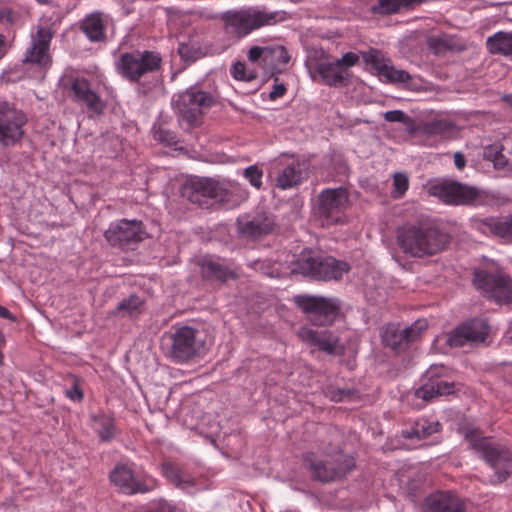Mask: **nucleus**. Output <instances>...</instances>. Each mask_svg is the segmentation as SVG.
<instances>
[{"instance_id":"nucleus-45","label":"nucleus","mask_w":512,"mask_h":512,"mask_svg":"<svg viewBox=\"0 0 512 512\" xmlns=\"http://www.w3.org/2000/svg\"><path fill=\"white\" fill-rule=\"evenodd\" d=\"M384 119L388 122H399L405 125H411L412 119L402 110H390L385 112Z\"/></svg>"},{"instance_id":"nucleus-13","label":"nucleus","mask_w":512,"mask_h":512,"mask_svg":"<svg viewBox=\"0 0 512 512\" xmlns=\"http://www.w3.org/2000/svg\"><path fill=\"white\" fill-rule=\"evenodd\" d=\"M26 122L23 111L9 102L0 101V147L8 148L17 144L24 135Z\"/></svg>"},{"instance_id":"nucleus-40","label":"nucleus","mask_w":512,"mask_h":512,"mask_svg":"<svg viewBox=\"0 0 512 512\" xmlns=\"http://www.w3.org/2000/svg\"><path fill=\"white\" fill-rule=\"evenodd\" d=\"M401 9L399 0H377L372 5L371 11L378 15H390L399 12Z\"/></svg>"},{"instance_id":"nucleus-20","label":"nucleus","mask_w":512,"mask_h":512,"mask_svg":"<svg viewBox=\"0 0 512 512\" xmlns=\"http://www.w3.org/2000/svg\"><path fill=\"white\" fill-rule=\"evenodd\" d=\"M236 226L240 238L255 241L273 233L276 220L271 212L260 211L251 217L239 218Z\"/></svg>"},{"instance_id":"nucleus-32","label":"nucleus","mask_w":512,"mask_h":512,"mask_svg":"<svg viewBox=\"0 0 512 512\" xmlns=\"http://www.w3.org/2000/svg\"><path fill=\"white\" fill-rule=\"evenodd\" d=\"M316 71L323 82L331 87H341L345 85L348 74H344L339 66L334 62H321L317 64Z\"/></svg>"},{"instance_id":"nucleus-1","label":"nucleus","mask_w":512,"mask_h":512,"mask_svg":"<svg viewBox=\"0 0 512 512\" xmlns=\"http://www.w3.org/2000/svg\"><path fill=\"white\" fill-rule=\"evenodd\" d=\"M449 242V234L430 222L408 223L397 230V243L403 253L416 258L435 255Z\"/></svg>"},{"instance_id":"nucleus-30","label":"nucleus","mask_w":512,"mask_h":512,"mask_svg":"<svg viewBox=\"0 0 512 512\" xmlns=\"http://www.w3.org/2000/svg\"><path fill=\"white\" fill-rule=\"evenodd\" d=\"M81 31L92 42H100L106 38L104 14L94 12L88 15L81 23Z\"/></svg>"},{"instance_id":"nucleus-12","label":"nucleus","mask_w":512,"mask_h":512,"mask_svg":"<svg viewBox=\"0 0 512 512\" xmlns=\"http://www.w3.org/2000/svg\"><path fill=\"white\" fill-rule=\"evenodd\" d=\"M473 283L486 298L494 300L498 304L512 303V278L508 275L476 270Z\"/></svg>"},{"instance_id":"nucleus-27","label":"nucleus","mask_w":512,"mask_h":512,"mask_svg":"<svg viewBox=\"0 0 512 512\" xmlns=\"http://www.w3.org/2000/svg\"><path fill=\"white\" fill-rule=\"evenodd\" d=\"M425 512H466L461 501L449 494L439 492L425 499Z\"/></svg>"},{"instance_id":"nucleus-7","label":"nucleus","mask_w":512,"mask_h":512,"mask_svg":"<svg viewBox=\"0 0 512 512\" xmlns=\"http://www.w3.org/2000/svg\"><path fill=\"white\" fill-rule=\"evenodd\" d=\"M292 301L315 326H329L340 314V301L337 298L298 294L293 296Z\"/></svg>"},{"instance_id":"nucleus-50","label":"nucleus","mask_w":512,"mask_h":512,"mask_svg":"<svg viewBox=\"0 0 512 512\" xmlns=\"http://www.w3.org/2000/svg\"><path fill=\"white\" fill-rule=\"evenodd\" d=\"M364 61L368 64H372L376 69L377 66H381L383 63H380L379 54L377 51H371L369 53L363 54Z\"/></svg>"},{"instance_id":"nucleus-25","label":"nucleus","mask_w":512,"mask_h":512,"mask_svg":"<svg viewBox=\"0 0 512 512\" xmlns=\"http://www.w3.org/2000/svg\"><path fill=\"white\" fill-rule=\"evenodd\" d=\"M162 473L176 488L189 495H194L200 490L195 478L172 462L162 464Z\"/></svg>"},{"instance_id":"nucleus-2","label":"nucleus","mask_w":512,"mask_h":512,"mask_svg":"<svg viewBox=\"0 0 512 512\" xmlns=\"http://www.w3.org/2000/svg\"><path fill=\"white\" fill-rule=\"evenodd\" d=\"M463 435L472 449L487 465L493 469L489 483L498 485L506 481L512 474V452L510 449L492 441L489 437L481 436L479 430L464 428Z\"/></svg>"},{"instance_id":"nucleus-24","label":"nucleus","mask_w":512,"mask_h":512,"mask_svg":"<svg viewBox=\"0 0 512 512\" xmlns=\"http://www.w3.org/2000/svg\"><path fill=\"white\" fill-rule=\"evenodd\" d=\"M52 36L49 28L38 27L36 35H32L31 46L27 49L23 62L44 65L48 58Z\"/></svg>"},{"instance_id":"nucleus-15","label":"nucleus","mask_w":512,"mask_h":512,"mask_svg":"<svg viewBox=\"0 0 512 512\" xmlns=\"http://www.w3.org/2000/svg\"><path fill=\"white\" fill-rule=\"evenodd\" d=\"M349 205V192L345 187L328 188L317 197L316 215L327 225L337 223L342 211Z\"/></svg>"},{"instance_id":"nucleus-23","label":"nucleus","mask_w":512,"mask_h":512,"mask_svg":"<svg viewBox=\"0 0 512 512\" xmlns=\"http://www.w3.org/2000/svg\"><path fill=\"white\" fill-rule=\"evenodd\" d=\"M73 101L84 104L88 110L101 113L105 103L100 96L91 89L89 81L85 78H75L70 87Z\"/></svg>"},{"instance_id":"nucleus-47","label":"nucleus","mask_w":512,"mask_h":512,"mask_svg":"<svg viewBox=\"0 0 512 512\" xmlns=\"http://www.w3.org/2000/svg\"><path fill=\"white\" fill-rule=\"evenodd\" d=\"M270 77L274 79L275 83L272 87V90L269 93V99L276 100V99L282 97L286 93L287 88L284 83H278L279 78L277 75L270 76Z\"/></svg>"},{"instance_id":"nucleus-16","label":"nucleus","mask_w":512,"mask_h":512,"mask_svg":"<svg viewBox=\"0 0 512 512\" xmlns=\"http://www.w3.org/2000/svg\"><path fill=\"white\" fill-rule=\"evenodd\" d=\"M104 237L111 246L125 248L143 241L146 232L141 221L121 219L109 225Z\"/></svg>"},{"instance_id":"nucleus-46","label":"nucleus","mask_w":512,"mask_h":512,"mask_svg":"<svg viewBox=\"0 0 512 512\" xmlns=\"http://www.w3.org/2000/svg\"><path fill=\"white\" fill-rule=\"evenodd\" d=\"M358 61H359L358 54H356L354 52H347L340 59L335 60V65L339 66V69H341L343 71L344 69H347V68H350V67H353L354 65H356L358 63Z\"/></svg>"},{"instance_id":"nucleus-22","label":"nucleus","mask_w":512,"mask_h":512,"mask_svg":"<svg viewBox=\"0 0 512 512\" xmlns=\"http://www.w3.org/2000/svg\"><path fill=\"white\" fill-rule=\"evenodd\" d=\"M298 337L306 344L315 346L328 355H339L344 348L338 335L330 330L317 331L309 327H301L298 330Z\"/></svg>"},{"instance_id":"nucleus-31","label":"nucleus","mask_w":512,"mask_h":512,"mask_svg":"<svg viewBox=\"0 0 512 512\" xmlns=\"http://www.w3.org/2000/svg\"><path fill=\"white\" fill-rule=\"evenodd\" d=\"M479 229L483 233H490L512 242V214L504 219L487 218L480 222Z\"/></svg>"},{"instance_id":"nucleus-3","label":"nucleus","mask_w":512,"mask_h":512,"mask_svg":"<svg viewBox=\"0 0 512 512\" xmlns=\"http://www.w3.org/2000/svg\"><path fill=\"white\" fill-rule=\"evenodd\" d=\"M287 13L282 10L268 11L263 8H248L238 11H226L222 14L221 20L225 24L228 33L238 38L249 35L252 31L263 26L275 25L285 21Z\"/></svg>"},{"instance_id":"nucleus-36","label":"nucleus","mask_w":512,"mask_h":512,"mask_svg":"<svg viewBox=\"0 0 512 512\" xmlns=\"http://www.w3.org/2000/svg\"><path fill=\"white\" fill-rule=\"evenodd\" d=\"M427 46L433 53L440 55L454 47V40L447 34L431 35L427 37Z\"/></svg>"},{"instance_id":"nucleus-11","label":"nucleus","mask_w":512,"mask_h":512,"mask_svg":"<svg viewBox=\"0 0 512 512\" xmlns=\"http://www.w3.org/2000/svg\"><path fill=\"white\" fill-rule=\"evenodd\" d=\"M248 61L252 65L261 67L265 74L270 76L285 72L291 61V55L285 46L269 44L266 46H252L247 53Z\"/></svg>"},{"instance_id":"nucleus-51","label":"nucleus","mask_w":512,"mask_h":512,"mask_svg":"<svg viewBox=\"0 0 512 512\" xmlns=\"http://www.w3.org/2000/svg\"><path fill=\"white\" fill-rule=\"evenodd\" d=\"M454 164L459 170H462L466 166L465 156L461 152H456L454 154Z\"/></svg>"},{"instance_id":"nucleus-33","label":"nucleus","mask_w":512,"mask_h":512,"mask_svg":"<svg viewBox=\"0 0 512 512\" xmlns=\"http://www.w3.org/2000/svg\"><path fill=\"white\" fill-rule=\"evenodd\" d=\"M486 47L491 54L512 59V31H499L487 38Z\"/></svg>"},{"instance_id":"nucleus-19","label":"nucleus","mask_w":512,"mask_h":512,"mask_svg":"<svg viewBox=\"0 0 512 512\" xmlns=\"http://www.w3.org/2000/svg\"><path fill=\"white\" fill-rule=\"evenodd\" d=\"M489 326L482 319H471L454 328L446 338V344L453 348L478 345L485 342Z\"/></svg>"},{"instance_id":"nucleus-26","label":"nucleus","mask_w":512,"mask_h":512,"mask_svg":"<svg viewBox=\"0 0 512 512\" xmlns=\"http://www.w3.org/2000/svg\"><path fill=\"white\" fill-rule=\"evenodd\" d=\"M199 266L202 277L211 282L224 283L237 277L233 270L211 256H204L199 261Z\"/></svg>"},{"instance_id":"nucleus-9","label":"nucleus","mask_w":512,"mask_h":512,"mask_svg":"<svg viewBox=\"0 0 512 512\" xmlns=\"http://www.w3.org/2000/svg\"><path fill=\"white\" fill-rule=\"evenodd\" d=\"M214 103L215 99L211 93L202 91L196 86L174 94L171 99L175 113L190 126L199 125L203 114L202 109L211 107Z\"/></svg>"},{"instance_id":"nucleus-38","label":"nucleus","mask_w":512,"mask_h":512,"mask_svg":"<svg viewBox=\"0 0 512 512\" xmlns=\"http://www.w3.org/2000/svg\"><path fill=\"white\" fill-rule=\"evenodd\" d=\"M502 150L499 144L488 145L483 150V157L492 161L496 169H503L508 165V159L503 155Z\"/></svg>"},{"instance_id":"nucleus-21","label":"nucleus","mask_w":512,"mask_h":512,"mask_svg":"<svg viewBox=\"0 0 512 512\" xmlns=\"http://www.w3.org/2000/svg\"><path fill=\"white\" fill-rule=\"evenodd\" d=\"M111 482L126 494L146 493L157 487V481L152 477L139 480L132 471L123 464H118L110 472Z\"/></svg>"},{"instance_id":"nucleus-43","label":"nucleus","mask_w":512,"mask_h":512,"mask_svg":"<svg viewBox=\"0 0 512 512\" xmlns=\"http://www.w3.org/2000/svg\"><path fill=\"white\" fill-rule=\"evenodd\" d=\"M152 130H153L154 139L161 143L171 146L177 142L176 134L172 131L164 129L160 125L159 126L155 125Z\"/></svg>"},{"instance_id":"nucleus-17","label":"nucleus","mask_w":512,"mask_h":512,"mask_svg":"<svg viewBox=\"0 0 512 512\" xmlns=\"http://www.w3.org/2000/svg\"><path fill=\"white\" fill-rule=\"evenodd\" d=\"M427 327V321L424 319H419L411 326L403 329L399 325L389 323L382 328V343L396 353L403 352Z\"/></svg>"},{"instance_id":"nucleus-41","label":"nucleus","mask_w":512,"mask_h":512,"mask_svg":"<svg viewBox=\"0 0 512 512\" xmlns=\"http://www.w3.org/2000/svg\"><path fill=\"white\" fill-rule=\"evenodd\" d=\"M243 176L257 190L262 188L263 170L257 165H250L245 168Z\"/></svg>"},{"instance_id":"nucleus-34","label":"nucleus","mask_w":512,"mask_h":512,"mask_svg":"<svg viewBox=\"0 0 512 512\" xmlns=\"http://www.w3.org/2000/svg\"><path fill=\"white\" fill-rule=\"evenodd\" d=\"M92 419L94 429L101 441L109 442L115 437L117 429L112 416L101 413L94 415Z\"/></svg>"},{"instance_id":"nucleus-57","label":"nucleus","mask_w":512,"mask_h":512,"mask_svg":"<svg viewBox=\"0 0 512 512\" xmlns=\"http://www.w3.org/2000/svg\"><path fill=\"white\" fill-rule=\"evenodd\" d=\"M4 343V336L2 334V332L0 331V345Z\"/></svg>"},{"instance_id":"nucleus-48","label":"nucleus","mask_w":512,"mask_h":512,"mask_svg":"<svg viewBox=\"0 0 512 512\" xmlns=\"http://www.w3.org/2000/svg\"><path fill=\"white\" fill-rule=\"evenodd\" d=\"M354 395V390L346 388L333 389L330 392V398L334 402H341L345 399H350Z\"/></svg>"},{"instance_id":"nucleus-4","label":"nucleus","mask_w":512,"mask_h":512,"mask_svg":"<svg viewBox=\"0 0 512 512\" xmlns=\"http://www.w3.org/2000/svg\"><path fill=\"white\" fill-rule=\"evenodd\" d=\"M350 265L332 256H321L312 251H303L292 263L291 271L315 280H339L349 272Z\"/></svg>"},{"instance_id":"nucleus-29","label":"nucleus","mask_w":512,"mask_h":512,"mask_svg":"<svg viewBox=\"0 0 512 512\" xmlns=\"http://www.w3.org/2000/svg\"><path fill=\"white\" fill-rule=\"evenodd\" d=\"M441 428L442 426L438 421L420 418L410 427L403 429L401 431V436L405 439L423 440L435 433H438Z\"/></svg>"},{"instance_id":"nucleus-6","label":"nucleus","mask_w":512,"mask_h":512,"mask_svg":"<svg viewBox=\"0 0 512 512\" xmlns=\"http://www.w3.org/2000/svg\"><path fill=\"white\" fill-rule=\"evenodd\" d=\"M162 57L160 53L151 50H133L122 53L115 62L117 73L131 83L160 70Z\"/></svg>"},{"instance_id":"nucleus-42","label":"nucleus","mask_w":512,"mask_h":512,"mask_svg":"<svg viewBox=\"0 0 512 512\" xmlns=\"http://www.w3.org/2000/svg\"><path fill=\"white\" fill-rule=\"evenodd\" d=\"M409 187L408 177L403 173H395L393 176V190L391 196L394 199L401 198Z\"/></svg>"},{"instance_id":"nucleus-35","label":"nucleus","mask_w":512,"mask_h":512,"mask_svg":"<svg viewBox=\"0 0 512 512\" xmlns=\"http://www.w3.org/2000/svg\"><path fill=\"white\" fill-rule=\"evenodd\" d=\"M144 300L136 294H131L129 297L120 301L115 309V313L122 316L135 317L141 313Z\"/></svg>"},{"instance_id":"nucleus-53","label":"nucleus","mask_w":512,"mask_h":512,"mask_svg":"<svg viewBox=\"0 0 512 512\" xmlns=\"http://www.w3.org/2000/svg\"><path fill=\"white\" fill-rule=\"evenodd\" d=\"M0 317L10 321H16V316L13 315L6 307L0 305Z\"/></svg>"},{"instance_id":"nucleus-28","label":"nucleus","mask_w":512,"mask_h":512,"mask_svg":"<svg viewBox=\"0 0 512 512\" xmlns=\"http://www.w3.org/2000/svg\"><path fill=\"white\" fill-rule=\"evenodd\" d=\"M305 178L302 164L297 160H292L279 170L276 178V187L281 190L294 188L301 184Z\"/></svg>"},{"instance_id":"nucleus-54","label":"nucleus","mask_w":512,"mask_h":512,"mask_svg":"<svg viewBox=\"0 0 512 512\" xmlns=\"http://www.w3.org/2000/svg\"><path fill=\"white\" fill-rule=\"evenodd\" d=\"M7 50H8V45H7L6 36L3 34H0V59L5 56V54L7 53Z\"/></svg>"},{"instance_id":"nucleus-37","label":"nucleus","mask_w":512,"mask_h":512,"mask_svg":"<svg viewBox=\"0 0 512 512\" xmlns=\"http://www.w3.org/2000/svg\"><path fill=\"white\" fill-rule=\"evenodd\" d=\"M377 71L379 76L384 77L391 83H406L411 79L407 71L396 69L384 63L381 66H377Z\"/></svg>"},{"instance_id":"nucleus-58","label":"nucleus","mask_w":512,"mask_h":512,"mask_svg":"<svg viewBox=\"0 0 512 512\" xmlns=\"http://www.w3.org/2000/svg\"><path fill=\"white\" fill-rule=\"evenodd\" d=\"M37 1L40 2V3H45L46 2V0H37Z\"/></svg>"},{"instance_id":"nucleus-52","label":"nucleus","mask_w":512,"mask_h":512,"mask_svg":"<svg viewBox=\"0 0 512 512\" xmlns=\"http://www.w3.org/2000/svg\"><path fill=\"white\" fill-rule=\"evenodd\" d=\"M426 0H399L401 8H410L424 3Z\"/></svg>"},{"instance_id":"nucleus-44","label":"nucleus","mask_w":512,"mask_h":512,"mask_svg":"<svg viewBox=\"0 0 512 512\" xmlns=\"http://www.w3.org/2000/svg\"><path fill=\"white\" fill-rule=\"evenodd\" d=\"M231 75L236 79V80H241V81H252L253 79H255V75L253 73H249L247 74L246 73V65L245 63L243 62H236L232 68H231Z\"/></svg>"},{"instance_id":"nucleus-55","label":"nucleus","mask_w":512,"mask_h":512,"mask_svg":"<svg viewBox=\"0 0 512 512\" xmlns=\"http://www.w3.org/2000/svg\"><path fill=\"white\" fill-rule=\"evenodd\" d=\"M502 100L512 109V94H507L502 97Z\"/></svg>"},{"instance_id":"nucleus-49","label":"nucleus","mask_w":512,"mask_h":512,"mask_svg":"<svg viewBox=\"0 0 512 512\" xmlns=\"http://www.w3.org/2000/svg\"><path fill=\"white\" fill-rule=\"evenodd\" d=\"M65 395L67 398L74 402H80L84 397L83 391L77 382H74L70 388L65 390Z\"/></svg>"},{"instance_id":"nucleus-56","label":"nucleus","mask_w":512,"mask_h":512,"mask_svg":"<svg viewBox=\"0 0 512 512\" xmlns=\"http://www.w3.org/2000/svg\"><path fill=\"white\" fill-rule=\"evenodd\" d=\"M185 50H187V47L186 46H181L179 48V53L181 54L182 57H185Z\"/></svg>"},{"instance_id":"nucleus-14","label":"nucleus","mask_w":512,"mask_h":512,"mask_svg":"<svg viewBox=\"0 0 512 512\" xmlns=\"http://www.w3.org/2000/svg\"><path fill=\"white\" fill-rule=\"evenodd\" d=\"M446 371V368L442 365H431L422 375V384L415 390V397L428 403L438 397L453 394L455 392V383L443 379Z\"/></svg>"},{"instance_id":"nucleus-8","label":"nucleus","mask_w":512,"mask_h":512,"mask_svg":"<svg viewBox=\"0 0 512 512\" xmlns=\"http://www.w3.org/2000/svg\"><path fill=\"white\" fill-rule=\"evenodd\" d=\"M303 463L312 479L324 484L344 478L355 468L354 458L343 454L322 460L313 453H307L303 457Z\"/></svg>"},{"instance_id":"nucleus-5","label":"nucleus","mask_w":512,"mask_h":512,"mask_svg":"<svg viewBox=\"0 0 512 512\" xmlns=\"http://www.w3.org/2000/svg\"><path fill=\"white\" fill-rule=\"evenodd\" d=\"M181 194L202 208H213L230 202L232 192L211 178H195L185 183Z\"/></svg>"},{"instance_id":"nucleus-39","label":"nucleus","mask_w":512,"mask_h":512,"mask_svg":"<svg viewBox=\"0 0 512 512\" xmlns=\"http://www.w3.org/2000/svg\"><path fill=\"white\" fill-rule=\"evenodd\" d=\"M454 124L447 120H434L428 122L424 126V133L431 136H442L446 137L451 134L454 130Z\"/></svg>"},{"instance_id":"nucleus-18","label":"nucleus","mask_w":512,"mask_h":512,"mask_svg":"<svg viewBox=\"0 0 512 512\" xmlns=\"http://www.w3.org/2000/svg\"><path fill=\"white\" fill-rule=\"evenodd\" d=\"M428 191L431 196L451 205L470 204L479 196L478 190L474 187L451 180L433 183Z\"/></svg>"},{"instance_id":"nucleus-10","label":"nucleus","mask_w":512,"mask_h":512,"mask_svg":"<svg viewBox=\"0 0 512 512\" xmlns=\"http://www.w3.org/2000/svg\"><path fill=\"white\" fill-rule=\"evenodd\" d=\"M168 355L175 363H185L200 354L204 346L201 333L190 326H181L166 336Z\"/></svg>"}]
</instances>
